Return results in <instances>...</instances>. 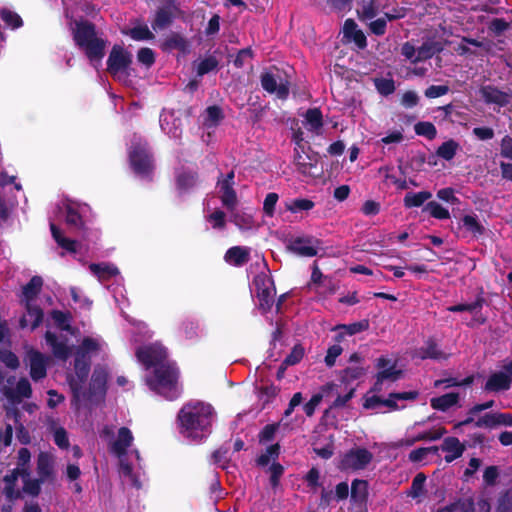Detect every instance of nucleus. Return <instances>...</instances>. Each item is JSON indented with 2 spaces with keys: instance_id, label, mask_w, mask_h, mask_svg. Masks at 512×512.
<instances>
[{
  "instance_id": "obj_36",
  "label": "nucleus",
  "mask_w": 512,
  "mask_h": 512,
  "mask_svg": "<svg viewBox=\"0 0 512 512\" xmlns=\"http://www.w3.org/2000/svg\"><path fill=\"white\" fill-rule=\"evenodd\" d=\"M176 12L177 8L174 6L159 10L154 22L152 23L153 29L159 30L166 28L175 17Z\"/></svg>"
},
{
  "instance_id": "obj_56",
  "label": "nucleus",
  "mask_w": 512,
  "mask_h": 512,
  "mask_svg": "<svg viewBox=\"0 0 512 512\" xmlns=\"http://www.w3.org/2000/svg\"><path fill=\"white\" fill-rule=\"evenodd\" d=\"M165 47L167 49H176L181 52H185L187 49V42L182 36L173 34L166 40Z\"/></svg>"
},
{
  "instance_id": "obj_2",
  "label": "nucleus",
  "mask_w": 512,
  "mask_h": 512,
  "mask_svg": "<svg viewBox=\"0 0 512 512\" xmlns=\"http://www.w3.org/2000/svg\"><path fill=\"white\" fill-rule=\"evenodd\" d=\"M136 356L148 371L145 375L147 386L167 399L176 398L179 393L178 369L168 360L167 349L159 342L141 346Z\"/></svg>"
},
{
  "instance_id": "obj_8",
  "label": "nucleus",
  "mask_w": 512,
  "mask_h": 512,
  "mask_svg": "<svg viewBox=\"0 0 512 512\" xmlns=\"http://www.w3.org/2000/svg\"><path fill=\"white\" fill-rule=\"evenodd\" d=\"M382 390H375V385L365 394L363 398V407L368 410H380L382 407L390 409H403L405 401H414L418 398V392L408 391L401 393H392L387 399L381 398L378 393Z\"/></svg>"
},
{
  "instance_id": "obj_9",
  "label": "nucleus",
  "mask_w": 512,
  "mask_h": 512,
  "mask_svg": "<svg viewBox=\"0 0 512 512\" xmlns=\"http://www.w3.org/2000/svg\"><path fill=\"white\" fill-rule=\"evenodd\" d=\"M31 454L27 448H21L18 451L17 467L11 474L4 477V494L9 501H14L21 497V491L17 487L19 475L30 472Z\"/></svg>"
},
{
  "instance_id": "obj_24",
  "label": "nucleus",
  "mask_w": 512,
  "mask_h": 512,
  "mask_svg": "<svg viewBox=\"0 0 512 512\" xmlns=\"http://www.w3.org/2000/svg\"><path fill=\"white\" fill-rule=\"evenodd\" d=\"M405 11L404 7H393L391 10L385 11L384 17L370 22V30L376 35H383L386 30L387 20L402 18L405 16Z\"/></svg>"
},
{
  "instance_id": "obj_10",
  "label": "nucleus",
  "mask_w": 512,
  "mask_h": 512,
  "mask_svg": "<svg viewBox=\"0 0 512 512\" xmlns=\"http://www.w3.org/2000/svg\"><path fill=\"white\" fill-rule=\"evenodd\" d=\"M375 390H382L385 383H393L403 376V368L396 356H381L376 360Z\"/></svg>"
},
{
  "instance_id": "obj_44",
  "label": "nucleus",
  "mask_w": 512,
  "mask_h": 512,
  "mask_svg": "<svg viewBox=\"0 0 512 512\" xmlns=\"http://www.w3.org/2000/svg\"><path fill=\"white\" fill-rule=\"evenodd\" d=\"M368 495V483L364 480H354L351 486V498L355 502H364Z\"/></svg>"
},
{
  "instance_id": "obj_25",
  "label": "nucleus",
  "mask_w": 512,
  "mask_h": 512,
  "mask_svg": "<svg viewBox=\"0 0 512 512\" xmlns=\"http://www.w3.org/2000/svg\"><path fill=\"white\" fill-rule=\"evenodd\" d=\"M418 425L419 423H416L408 430L406 438L400 443L401 445L410 446L421 440H436L445 433L443 428L436 429L435 431L414 432Z\"/></svg>"
},
{
  "instance_id": "obj_62",
  "label": "nucleus",
  "mask_w": 512,
  "mask_h": 512,
  "mask_svg": "<svg viewBox=\"0 0 512 512\" xmlns=\"http://www.w3.org/2000/svg\"><path fill=\"white\" fill-rule=\"evenodd\" d=\"M217 60L213 57H208L199 62L197 66L198 75L202 76L212 70H214L217 66Z\"/></svg>"
},
{
  "instance_id": "obj_58",
  "label": "nucleus",
  "mask_w": 512,
  "mask_h": 512,
  "mask_svg": "<svg viewBox=\"0 0 512 512\" xmlns=\"http://www.w3.org/2000/svg\"><path fill=\"white\" fill-rule=\"evenodd\" d=\"M295 165L298 170L305 175L311 174V170L313 168V164L308 161V157L305 155H301L297 152L294 158Z\"/></svg>"
},
{
  "instance_id": "obj_22",
  "label": "nucleus",
  "mask_w": 512,
  "mask_h": 512,
  "mask_svg": "<svg viewBox=\"0 0 512 512\" xmlns=\"http://www.w3.org/2000/svg\"><path fill=\"white\" fill-rule=\"evenodd\" d=\"M261 83L267 92L275 94L280 99H285L289 94L288 82L271 73L262 75Z\"/></svg>"
},
{
  "instance_id": "obj_47",
  "label": "nucleus",
  "mask_w": 512,
  "mask_h": 512,
  "mask_svg": "<svg viewBox=\"0 0 512 512\" xmlns=\"http://www.w3.org/2000/svg\"><path fill=\"white\" fill-rule=\"evenodd\" d=\"M203 124L207 128L216 126L222 119V111L216 106L208 107L203 114Z\"/></svg>"
},
{
  "instance_id": "obj_54",
  "label": "nucleus",
  "mask_w": 512,
  "mask_h": 512,
  "mask_svg": "<svg viewBox=\"0 0 512 512\" xmlns=\"http://www.w3.org/2000/svg\"><path fill=\"white\" fill-rule=\"evenodd\" d=\"M0 16H1L2 21L8 27L15 29V28H19L20 26H22V20H21L20 16L9 9H6V8L2 9L0 11Z\"/></svg>"
},
{
  "instance_id": "obj_64",
  "label": "nucleus",
  "mask_w": 512,
  "mask_h": 512,
  "mask_svg": "<svg viewBox=\"0 0 512 512\" xmlns=\"http://www.w3.org/2000/svg\"><path fill=\"white\" fill-rule=\"evenodd\" d=\"M512 508V489L507 490L498 500L497 510L508 512Z\"/></svg>"
},
{
  "instance_id": "obj_27",
  "label": "nucleus",
  "mask_w": 512,
  "mask_h": 512,
  "mask_svg": "<svg viewBox=\"0 0 512 512\" xmlns=\"http://www.w3.org/2000/svg\"><path fill=\"white\" fill-rule=\"evenodd\" d=\"M510 416L504 413H488L480 417L475 426L480 428H494L501 425L510 424Z\"/></svg>"
},
{
  "instance_id": "obj_13",
  "label": "nucleus",
  "mask_w": 512,
  "mask_h": 512,
  "mask_svg": "<svg viewBox=\"0 0 512 512\" xmlns=\"http://www.w3.org/2000/svg\"><path fill=\"white\" fill-rule=\"evenodd\" d=\"M50 229L54 240L63 250L61 255L71 254L79 261H82L87 256L90 250L89 243L65 237L53 222L50 223Z\"/></svg>"
},
{
  "instance_id": "obj_39",
  "label": "nucleus",
  "mask_w": 512,
  "mask_h": 512,
  "mask_svg": "<svg viewBox=\"0 0 512 512\" xmlns=\"http://www.w3.org/2000/svg\"><path fill=\"white\" fill-rule=\"evenodd\" d=\"M23 480V492L33 497L39 495L41 491V485L45 483L40 477L33 479L30 476V472L27 474L19 475Z\"/></svg>"
},
{
  "instance_id": "obj_26",
  "label": "nucleus",
  "mask_w": 512,
  "mask_h": 512,
  "mask_svg": "<svg viewBox=\"0 0 512 512\" xmlns=\"http://www.w3.org/2000/svg\"><path fill=\"white\" fill-rule=\"evenodd\" d=\"M441 450L446 453V462H452L463 454L465 446L457 438L447 437L441 445Z\"/></svg>"
},
{
  "instance_id": "obj_43",
  "label": "nucleus",
  "mask_w": 512,
  "mask_h": 512,
  "mask_svg": "<svg viewBox=\"0 0 512 512\" xmlns=\"http://www.w3.org/2000/svg\"><path fill=\"white\" fill-rule=\"evenodd\" d=\"M458 401V395L455 393H448L440 397L431 399V406L434 409L445 411L451 406L455 405Z\"/></svg>"
},
{
  "instance_id": "obj_60",
  "label": "nucleus",
  "mask_w": 512,
  "mask_h": 512,
  "mask_svg": "<svg viewBox=\"0 0 512 512\" xmlns=\"http://www.w3.org/2000/svg\"><path fill=\"white\" fill-rule=\"evenodd\" d=\"M0 360L11 369H17L20 365L18 357L11 351L4 350L0 352Z\"/></svg>"
},
{
  "instance_id": "obj_20",
  "label": "nucleus",
  "mask_w": 512,
  "mask_h": 512,
  "mask_svg": "<svg viewBox=\"0 0 512 512\" xmlns=\"http://www.w3.org/2000/svg\"><path fill=\"white\" fill-rule=\"evenodd\" d=\"M37 475L45 482H53L55 479V457L48 452H40L37 457Z\"/></svg>"
},
{
  "instance_id": "obj_55",
  "label": "nucleus",
  "mask_w": 512,
  "mask_h": 512,
  "mask_svg": "<svg viewBox=\"0 0 512 512\" xmlns=\"http://www.w3.org/2000/svg\"><path fill=\"white\" fill-rule=\"evenodd\" d=\"M415 132L418 135L424 136L427 139H434L437 131L435 126L430 122H419L415 125Z\"/></svg>"
},
{
  "instance_id": "obj_46",
  "label": "nucleus",
  "mask_w": 512,
  "mask_h": 512,
  "mask_svg": "<svg viewBox=\"0 0 512 512\" xmlns=\"http://www.w3.org/2000/svg\"><path fill=\"white\" fill-rule=\"evenodd\" d=\"M461 227L472 236H478L483 233V227L475 215H465L462 218Z\"/></svg>"
},
{
  "instance_id": "obj_29",
  "label": "nucleus",
  "mask_w": 512,
  "mask_h": 512,
  "mask_svg": "<svg viewBox=\"0 0 512 512\" xmlns=\"http://www.w3.org/2000/svg\"><path fill=\"white\" fill-rule=\"evenodd\" d=\"M481 95L485 102L504 106L509 103L510 94L502 92L494 87L486 86L481 89Z\"/></svg>"
},
{
  "instance_id": "obj_4",
  "label": "nucleus",
  "mask_w": 512,
  "mask_h": 512,
  "mask_svg": "<svg viewBox=\"0 0 512 512\" xmlns=\"http://www.w3.org/2000/svg\"><path fill=\"white\" fill-rule=\"evenodd\" d=\"M213 408L205 403L185 405L178 414L180 434L191 440H200L211 432Z\"/></svg>"
},
{
  "instance_id": "obj_50",
  "label": "nucleus",
  "mask_w": 512,
  "mask_h": 512,
  "mask_svg": "<svg viewBox=\"0 0 512 512\" xmlns=\"http://www.w3.org/2000/svg\"><path fill=\"white\" fill-rule=\"evenodd\" d=\"M42 286L40 277H33L30 282L23 288V297L25 302H31Z\"/></svg>"
},
{
  "instance_id": "obj_41",
  "label": "nucleus",
  "mask_w": 512,
  "mask_h": 512,
  "mask_svg": "<svg viewBox=\"0 0 512 512\" xmlns=\"http://www.w3.org/2000/svg\"><path fill=\"white\" fill-rule=\"evenodd\" d=\"M431 197L432 194L428 191L409 192L404 197V205L407 208L420 207Z\"/></svg>"
},
{
  "instance_id": "obj_40",
  "label": "nucleus",
  "mask_w": 512,
  "mask_h": 512,
  "mask_svg": "<svg viewBox=\"0 0 512 512\" xmlns=\"http://www.w3.org/2000/svg\"><path fill=\"white\" fill-rule=\"evenodd\" d=\"M32 389L29 381L22 378L18 381L15 392L7 391L6 396L14 401H20L21 398H29L31 396Z\"/></svg>"
},
{
  "instance_id": "obj_63",
  "label": "nucleus",
  "mask_w": 512,
  "mask_h": 512,
  "mask_svg": "<svg viewBox=\"0 0 512 512\" xmlns=\"http://www.w3.org/2000/svg\"><path fill=\"white\" fill-rule=\"evenodd\" d=\"M450 512H476L474 503L471 500H462L454 503L449 508Z\"/></svg>"
},
{
  "instance_id": "obj_28",
  "label": "nucleus",
  "mask_w": 512,
  "mask_h": 512,
  "mask_svg": "<svg viewBox=\"0 0 512 512\" xmlns=\"http://www.w3.org/2000/svg\"><path fill=\"white\" fill-rule=\"evenodd\" d=\"M343 35L348 41H353L358 48L362 49L366 46V37L353 20L348 19L345 21Z\"/></svg>"
},
{
  "instance_id": "obj_3",
  "label": "nucleus",
  "mask_w": 512,
  "mask_h": 512,
  "mask_svg": "<svg viewBox=\"0 0 512 512\" xmlns=\"http://www.w3.org/2000/svg\"><path fill=\"white\" fill-rule=\"evenodd\" d=\"M234 172L228 173L217 182L215 193L208 195L205 200L204 217L214 229H224L226 226L225 213L219 204L231 212L230 220L242 231L257 228L253 216L245 212H233L238 204L236 191L234 190Z\"/></svg>"
},
{
  "instance_id": "obj_37",
  "label": "nucleus",
  "mask_w": 512,
  "mask_h": 512,
  "mask_svg": "<svg viewBox=\"0 0 512 512\" xmlns=\"http://www.w3.org/2000/svg\"><path fill=\"white\" fill-rule=\"evenodd\" d=\"M438 448L435 446L418 448L410 452L409 460L413 463L427 464L430 461V457L437 455Z\"/></svg>"
},
{
  "instance_id": "obj_14",
  "label": "nucleus",
  "mask_w": 512,
  "mask_h": 512,
  "mask_svg": "<svg viewBox=\"0 0 512 512\" xmlns=\"http://www.w3.org/2000/svg\"><path fill=\"white\" fill-rule=\"evenodd\" d=\"M129 159L133 170L140 176L148 175L153 167L150 155L141 139L132 143Z\"/></svg>"
},
{
  "instance_id": "obj_42",
  "label": "nucleus",
  "mask_w": 512,
  "mask_h": 512,
  "mask_svg": "<svg viewBox=\"0 0 512 512\" xmlns=\"http://www.w3.org/2000/svg\"><path fill=\"white\" fill-rule=\"evenodd\" d=\"M425 483L426 476L423 473H418L412 481L408 496L420 500L426 493Z\"/></svg>"
},
{
  "instance_id": "obj_23",
  "label": "nucleus",
  "mask_w": 512,
  "mask_h": 512,
  "mask_svg": "<svg viewBox=\"0 0 512 512\" xmlns=\"http://www.w3.org/2000/svg\"><path fill=\"white\" fill-rule=\"evenodd\" d=\"M86 205H81L74 202H68L65 204L64 213L66 217V223L74 228H80L83 226V215L87 211Z\"/></svg>"
},
{
  "instance_id": "obj_15",
  "label": "nucleus",
  "mask_w": 512,
  "mask_h": 512,
  "mask_svg": "<svg viewBox=\"0 0 512 512\" xmlns=\"http://www.w3.org/2000/svg\"><path fill=\"white\" fill-rule=\"evenodd\" d=\"M287 248L290 252L301 257H313L323 250L321 240L313 236H301L291 239Z\"/></svg>"
},
{
  "instance_id": "obj_17",
  "label": "nucleus",
  "mask_w": 512,
  "mask_h": 512,
  "mask_svg": "<svg viewBox=\"0 0 512 512\" xmlns=\"http://www.w3.org/2000/svg\"><path fill=\"white\" fill-rule=\"evenodd\" d=\"M49 361L50 358L48 356H45L35 349L31 348L27 351L25 362L30 368V376L34 381L46 377Z\"/></svg>"
},
{
  "instance_id": "obj_30",
  "label": "nucleus",
  "mask_w": 512,
  "mask_h": 512,
  "mask_svg": "<svg viewBox=\"0 0 512 512\" xmlns=\"http://www.w3.org/2000/svg\"><path fill=\"white\" fill-rule=\"evenodd\" d=\"M27 313L20 319L21 328L35 329L42 321L43 313L42 311L31 304V302H26Z\"/></svg>"
},
{
  "instance_id": "obj_49",
  "label": "nucleus",
  "mask_w": 512,
  "mask_h": 512,
  "mask_svg": "<svg viewBox=\"0 0 512 512\" xmlns=\"http://www.w3.org/2000/svg\"><path fill=\"white\" fill-rule=\"evenodd\" d=\"M133 341L135 343H139L143 340L150 339L153 335L152 331H150L147 325L143 322L136 321L133 323Z\"/></svg>"
},
{
  "instance_id": "obj_35",
  "label": "nucleus",
  "mask_w": 512,
  "mask_h": 512,
  "mask_svg": "<svg viewBox=\"0 0 512 512\" xmlns=\"http://www.w3.org/2000/svg\"><path fill=\"white\" fill-rule=\"evenodd\" d=\"M471 47L483 49L485 51L488 50L486 43L468 38H463L461 42L454 47V50L460 55L477 54L476 50Z\"/></svg>"
},
{
  "instance_id": "obj_21",
  "label": "nucleus",
  "mask_w": 512,
  "mask_h": 512,
  "mask_svg": "<svg viewBox=\"0 0 512 512\" xmlns=\"http://www.w3.org/2000/svg\"><path fill=\"white\" fill-rule=\"evenodd\" d=\"M506 372H496L489 376L485 384V390L489 392H499L507 390L510 387L512 375V362L505 366Z\"/></svg>"
},
{
  "instance_id": "obj_7",
  "label": "nucleus",
  "mask_w": 512,
  "mask_h": 512,
  "mask_svg": "<svg viewBox=\"0 0 512 512\" xmlns=\"http://www.w3.org/2000/svg\"><path fill=\"white\" fill-rule=\"evenodd\" d=\"M133 440L132 432L128 428L122 427L118 430L116 436L110 439L109 446L111 452L117 456L120 461V473L122 476L127 478L132 485L139 486V473L132 465L126 462V458L129 454L137 461L139 460L138 451L129 450L133 444Z\"/></svg>"
},
{
  "instance_id": "obj_5",
  "label": "nucleus",
  "mask_w": 512,
  "mask_h": 512,
  "mask_svg": "<svg viewBox=\"0 0 512 512\" xmlns=\"http://www.w3.org/2000/svg\"><path fill=\"white\" fill-rule=\"evenodd\" d=\"M76 45L81 48L94 67L100 65L105 54L106 42L97 36L94 26L85 21L73 20L70 23Z\"/></svg>"
},
{
  "instance_id": "obj_61",
  "label": "nucleus",
  "mask_w": 512,
  "mask_h": 512,
  "mask_svg": "<svg viewBox=\"0 0 512 512\" xmlns=\"http://www.w3.org/2000/svg\"><path fill=\"white\" fill-rule=\"evenodd\" d=\"M197 325L194 322H183L180 326L179 332L181 337L185 339H193L197 337Z\"/></svg>"
},
{
  "instance_id": "obj_16",
  "label": "nucleus",
  "mask_w": 512,
  "mask_h": 512,
  "mask_svg": "<svg viewBox=\"0 0 512 512\" xmlns=\"http://www.w3.org/2000/svg\"><path fill=\"white\" fill-rule=\"evenodd\" d=\"M373 459V454L364 448H355L344 455L340 462L343 470L364 469Z\"/></svg>"
},
{
  "instance_id": "obj_57",
  "label": "nucleus",
  "mask_w": 512,
  "mask_h": 512,
  "mask_svg": "<svg viewBox=\"0 0 512 512\" xmlns=\"http://www.w3.org/2000/svg\"><path fill=\"white\" fill-rule=\"evenodd\" d=\"M279 196L277 193H268L263 202V212L266 216L272 217L275 212V207L278 202Z\"/></svg>"
},
{
  "instance_id": "obj_12",
  "label": "nucleus",
  "mask_w": 512,
  "mask_h": 512,
  "mask_svg": "<svg viewBox=\"0 0 512 512\" xmlns=\"http://www.w3.org/2000/svg\"><path fill=\"white\" fill-rule=\"evenodd\" d=\"M131 55L121 46H114L108 57L109 73L118 81L126 83L129 75Z\"/></svg>"
},
{
  "instance_id": "obj_18",
  "label": "nucleus",
  "mask_w": 512,
  "mask_h": 512,
  "mask_svg": "<svg viewBox=\"0 0 512 512\" xmlns=\"http://www.w3.org/2000/svg\"><path fill=\"white\" fill-rule=\"evenodd\" d=\"M323 392L325 397L330 399L331 408H341L353 397L355 388L346 385L342 389L341 385L330 383L323 388Z\"/></svg>"
},
{
  "instance_id": "obj_59",
  "label": "nucleus",
  "mask_w": 512,
  "mask_h": 512,
  "mask_svg": "<svg viewBox=\"0 0 512 512\" xmlns=\"http://www.w3.org/2000/svg\"><path fill=\"white\" fill-rule=\"evenodd\" d=\"M284 468L279 463H272L268 467V473L270 474V483L273 488H276L279 484V479L282 476Z\"/></svg>"
},
{
  "instance_id": "obj_34",
  "label": "nucleus",
  "mask_w": 512,
  "mask_h": 512,
  "mask_svg": "<svg viewBox=\"0 0 512 512\" xmlns=\"http://www.w3.org/2000/svg\"><path fill=\"white\" fill-rule=\"evenodd\" d=\"M323 125L322 114L318 109H309L305 113L304 126L312 133L319 134Z\"/></svg>"
},
{
  "instance_id": "obj_1",
  "label": "nucleus",
  "mask_w": 512,
  "mask_h": 512,
  "mask_svg": "<svg viewBox=\"0 0 512 512\" xmlns=\"http://www.w3.org/2000/svg\"><path fill=\"white\" fill-rule=\"evenodd\" d=\"M106 343L97 336L85 337L75 351L74 372L68 377L73 394L72 406L79 410L94 401L100 400L106 392L108 372L104 367H96L89 384L86 379L90 370V360L106 352Z\"/></svg>"
},
{
  "instance_id": "obj_53",
  "label": "nucleus",
  "mask_w": 512,
  "mask_h": 512,
  "mask_svg": "<svg viewBox=\"0 0 512 512\" xmlns=\"http://www.w3.org/2000/svg\"><path fill=\"white\" fill-rule=\"evenodd\" d=\"M425 210L436 219L444 220L450 218L448 209L440 205L438 202L431 201L425 206Z\"/></svg>"
},
{
  "instance_id": "obj_31",
  "label": "nucleus",
  "mask_w": 512,
  "mask_h": 512,
  "mask_svg": "<svg viewBox=\"0 0 512 512\" xmlns=\"http://www.w3.org/2000/svg\"><path fill=\"white\" fill-rule=\"evenodd\" d=\"M89 269L101 283H104L119 274L117 267L109 263L91 264Z\"/></svg>"
},
{
  "instance_id": "obj_33",
  "label": "nucleus",
  "mask_w": 512,
  "mask_h": 512,
  "mask_svg": "<svg viewBox=\"0 0 512 512\" xmlns=\"http://www.w3.org/2000/svg\"><path fill=\"white\" fill-rule=\"evenodd\" d=\"M368 328L369 321L364 319L351 324L338 325L334 328V330L338 331V336L340 338H343L345 335L352 336L360 332L366 331Z\"/></svg>"
},
{
  "instance_id": "obj_6",
  "label": "nucleus",
  "mask_w": 512,
  "mask_h": 512,
  "mask_svg": "<svg viewBox=\"0 0 512 512\" xmlns=\"http://www.w3.org/2000/svg\"><path fill=\"white\" fill-rule=\"evenodd\" d=\"M52 325L48 324V329L45 334V340L50 347L52 354L55 358L60 360H67L72 354V345L68 343L66 336L62 334L57 336L52 328L54 327L59 332H68L75 335V330L70 325V315L61 311H53L51 313Z\"/></svg>"
},
{
  "instance_id": "obj_38",
  "label": "nucleus",
  "mask_w": 512,
  "mask_h": 512,
  "mask_svg": "<svg viewBox=\"0 0 512 512\" xmlns=\"http://www.w3.org/2000/svg\"><path fill=\"white\" fill-rule=\"evenodd\" d=\"M124 33L135 41L151 40L154 38L153 33L144 23H137L132 28L125 30Z\"/></svg>"
},
{
  "instance_id": "obj_19",
  "label": "nucleus",
  "mask_w": 512,
  "mask_h": 512,
  "mask_svg": "<svg viewBox=\"0 0 512 512\" xmlns=\"http://www.w3.org/2000/svg\"><path fill=\"white\" fill-rule=\"evenodd\" d=\"M393 7L400 8L396 0H370L362 5L358 14L362 20H372L379 12L391 10Z\"/></svg>"
},
{
  "instance_id": "obj_32",
  "label": "nucleus",
  "mask_w": 512,
  "mask_h": 512,
  "mask_svg": "<svg viewBox=\"0 0 512 512\" xmlns=\"http://www.w3.org/2000/svg\"><path fill=\"white\" fill-rule=\"evenodd\" d=\"M250 249L247 247L235 246L225 254V261L231 265L240 266L248 261Z\"/></svg>"
},
{
  "instance_id": "obj_11",
  "label": "nucleus",
  "mask_w": 512,
  "mask_h": 512,
  "mask_svg": "<svg viewBox=\"0 0 512 512\" xmlns=\"http://www.w3.org/2000/svg\"><path fill=\"white\" fill-rule=\"evenodd\" d=\"M252 291L257 298L259 307L264 312L272 307L275 301L276 291L268 271H263L255 277Z\"/></svg>"
},
{
  "instance_id": "obj_48",
  "label": "nucleus",
  "mask_w": 512,
  "mask_h": 512,
  "mask_svg": "<svg viewBox=\"0 0 512 512\" xmlns=\"http://www.w3.org/2000/svg\"><path fill=\"white\" fill-rule=\"evenodd\" d=\"M285 207L291 213L309 211L314 207V203L308 199H293L285 202Z\"/></svg>"
},
{
  "instance_id": "obj_45",
  "label": "nucleus",
  "mask_w": 512,
  "mask_h": 512,
  "mask_svg": "<svg viewBox=\"0 0 512 512\" xmlns=\"http://www.w3.org/2000/svg\"><path fill=\"white\" fill-rule=\"evenodd\" d=\"M459 144L454 140H448L442 143L436 151V154L447 161H450L454 158L457 151L459 150Z\"/></svg>"
},
{
  "instance_id": "obj_51",
  "label": "nucleus",
  "mask_w": 512,
  "mask_h": 512,
  "mask_svg": "<svg viewBox=\"0 0 512 512\" xmlns=\"http://www.w3.org/2000/svg\"><path fill=\"white\" fill-rule=\"evenodd\" d=\"M279 455V446L277 444L269 446L265 453L261 454L257 459V463L259 466L265 467L269 466L271 463H275V460Z\"/></svg>"
},
{
  "instance_id": "obj_52",
  "label": "nucleus",
  "mask_w": 512,
  "mask_h": 512,
  "mask_svg": "<svg viewBox=\"0 0 512 512\" xmlns=\"http://www.w3.org/2000/svg\"><path fill=\"white\" fill-rule=\"evenodd\" d=\"M172 114L164 113L160 117V125L162 130L170 135L171 137L177 138L180 135V130L175 123H173V126H170V122L174 121Z\"/></svg>"
}]
</instances>
